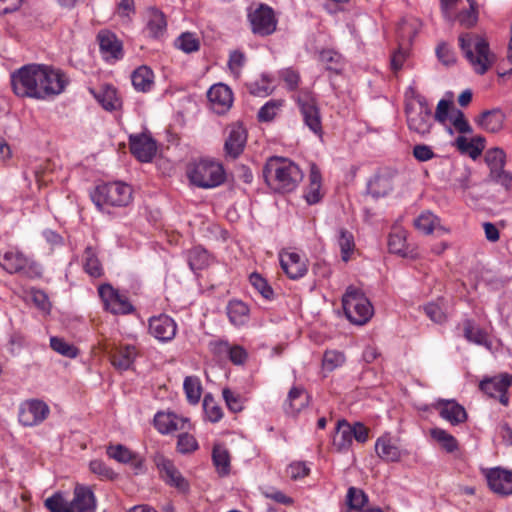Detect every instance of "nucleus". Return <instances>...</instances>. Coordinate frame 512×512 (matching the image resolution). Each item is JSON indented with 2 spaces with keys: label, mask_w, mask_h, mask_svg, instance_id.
I'll use <instances>...</instances> for the list:
<instances>
[{
  "label": "nucleus",
  "mask_w": 512,
  "mask_h": 512,
  "mask_svg": "<svg viewBox=\"0 0 512 512\" xmlns=\"http://www.w3.org/2000/svg\"><path fill=\"white\" fill-rule=\"evenodd\" d=\"M430 435L447 453H453L458 450V441L446 430L435 427L430 430Z\"/></svg>",
  "instance_id": "42"
},
{
  "label": "nucleus",
  "mask_w": 512,
  "mask_h": 512,
  "mask_svg": "<svg viewBox=\"0 0 512 512\" xmlns=\"http://www.w3.org/2000/svg\"><path fill=\"white\" fill-rule=\"evenodd\" d=\"M279 76L289 91H294L298 88L300 75L297 71L292 68H285L279 71Z\"/></svg>",
  "instance_id": "61"
},
{
  "label": "nucleus",
  "mask_w": 512,
  "mask_h": 512,
  "mask_svg": "<svg viewBox=\"0 0 512 512\" xmlns=\"http://www.w3.org/2000/svg\"><path fill=\"white\" fill-rule=\"evenodd\" d=\"M322 175L318 166L314 163L310 165L309 184L304 191V199L309 205L319 203L323 198Z\"/></svg>",
  "instance_id": "29"
},
{
  "label": "nucleus",
  "mask_w": 512,
  "mask_h": 512,
  "mask_svg": "<svg viewBox=\"0 0 512 512\" xmlns=\"http://www.w3.org/2000/svg\"><path fill=\"white\" fill-rule=\"evenodd\" d=\"M84 270L91 277L98 278L103 274V268L96 257L92 247H87L84 251Z\"/></svg>",
  "instance_id": "45"
},
{
  "label": "nucleus",
  "mask_w": 512,
  "mask_h": 512,
  "mask_svg": "<svg viewBox=\"0 0 512 512\" xmlns=\"http://www.w3.org/2000/svg\"><path fill=\"white\" fill-rule=\"evenodd\" d=\"M136 13L134 0H120L115 9V15L122 23L129 24Z\"/></svg>",
  "instance_id": "56"
},
{
  "label": "nucleus",
  "mask_w": 512,
  "mask_h": 512,
  "mask_svg": "<svg viewBox=\"0 0 512 512\" xmlns=\"http://www.w3.org/2000/svg\"><path fill=\"white\" fill-rule=\"evenodd\" d=\"M129 145L131 153L141 162L148 163L152 161L156 154V142L148 134L130 135Z\"/></svg>",
  "instance_id": "21"
},
{
  "label": "nucleus",
  "mask_w": 512,
  "mask_h": 512,
  "mask_svg": "<svg viewBox=\"0 0 512 512\" xmlns=\"http://www.w3.org/2000/svg\"><path fill=\"white\" fill-rule=\"evenodd\" d=\"M247 143V131L240 123L229 126L224 151L227 157L238 158L244 151Z\"/></svg>",
  "instance_id": "22"
},
{
  "label": "nucleus",
  "mask_w": 512,
  "mask_h": 512,
  "mask_svg": "<svg viewBox=\"0 0 512 512\" xmlns=\"http://www.w3.org/2000/svg\"><path fill=\"white\" fill-rule=\"evenodd\" d=\"M94 96L99 104L107 111L112 112L122 107V101L118 96L116 88L113 86H103Z\"/></svg>",
  "instance_id": "35"
},
{
  "label": "nucleus",
  "mask_w": 512,
  "mask_h": 512,
  "mask_svg": "<svg viewBox=\"0 0 512 512\" xmlns=\"http://www.w3.org/2000/svg\"><path fill=\"white\" fill-rule=\"evenodd\" d=\"M183 389L188 402L192 405L200 401L202 394V385L199 377L187 376L183 382Z\"/></svg>",
  "instance_id": "43"
},
{
  "label": "nucleus",
  "mask_w": 512,
  "mask_h": 512,
  "mask_svg": "<svg viewBox=\"0 0 512 512\" xmlns=\"http://www.w3.org/2000/svg\"><path fill=\"white\" fill-rule=\"evenodd\" d=\"M145 26L143 33L151 39H162L167 33V20L162 11L149 7L144 14Z\"/></svg>",
  "instance_id": "19"
},
{
  "label": "nucleus",
  "mask_w": 512,
  "mask_h": 512,
  "mask_svg": "<svg viewBox=\"0 0 512 512\" xmlns=\"http://www.w3.org/2000/svg\"><path fill=\"white\" fill-rule=\"evenodd\" d=\"M190 183L198 188L213 189L226 180L223 165L212 158H200L191 162L186 170Z\"/></svg>",
  "instance_id": "4"
},
{
  "label": "nucleus",
  "mask_w": 512,
  "mask_h": 512,
  "mask_svg": "<svg viewBox=\"0 0 512 512\" xmlns=\"http://www.w3.org/2000/svg\"><path fill=\"white\" fill-rule=\"evenodd\" d=\"M50 414L46 402L40 399H27L20 403L18 421L24 427H34L43 423Z\"/></svg>",
  "instance_id": "14"
},
{
  "label": "nucleus",
  "mask_w": 512,
  "mask_h": 512,
  "mask_svg": "<svg viewBox=\"0 0 512 512\" xmlns=\"http://www.w3.org/2000/svg\"><path fill=\"white\" fill-rule=\"evenodd\" d=\"M512 385V375L501 373L493 377H485L479 383V389L490 398L498 399L503 406H508V389Z\"/></svg>",
  "instance_id": "16"
},
{
  "label": "nucleus",
  "mask_w": 512,
  "mask_h": 512,
  "mask_svg": "<svg viewBox=\"0 0 512 512\" xmlns=\"http://www.w3.org/2000/svg\"><path fill=\"white\" fill-rule=\"evenodd\" d=\"M489 488L501 496L512 495V470L501 467L490 468L485 473Z\"/></svg>",
  "instance_id": "18"
},
{
  "label": "nucleus",
  "mask_w": 512,
  "mask_h": 512,
  "mask_svg": "<svg viewBox=\"0 0 512 512\" xmlns=\"http://www.w3.org/2000/svg\"><path fill=\"white\" fill-rule=\"evenodd\" d=\"M320 60L329 71L340 73L343 69L342 56L334 50H323L320 53Z\"/></svg>",
  "instance_id": "51"
},
{
  "label": "nucleus",
  "mask_w": 512,
  "mask_h": 512,
  "mask_svg": "<svg viewBox=\"0 0 512 512\" xmlns=\"http://www.w3.org/2000/svg\"><path fill=\"white\" fill-rule=\"evenodd\" d=\"M137 356V349L134 345L121 346L112 356V364L119 370H127L133 364Z\"/></svg>",
  "instance_id": "38"
},
{
  "label": "nucleus",
  "mask_w": 512,
  "mask_h": 512,
  "mask_svg": "<svg viewBox=\"0 0 512 512\" xmlns=\"http://www.w3.org/2000/svg\"><path fill=\"white\" fill-rule=\"evenodd\" d=\"M177 324L175 320L160 314L149 319V333L160 342H169L176 336Z\"/></svg>",
  "instance_id": "20"
},
{
  "label": "nucleus",
  "mask_w": 512,
  "mask_h": 512,
  "mask_svg": "<svg viewBox=\"0 0 512 512\" xmlns=\"http://www.w3.org/2000/svg\"><path fill=\"white\" fill-rule=\"evenodd\" d=\"M450 120L458 132L470 133L472 131L468 121L465 119L464 113L461 110L452 109Z\"/></svg>",
  "instance_id": "62"
},
{
  "label": "nucleus",
  "mask_w": 512,
  "mask_h": 512,
  "mask_svg": "<svg viewBox=\"0 0 512 512\" xmlns=\"http://www.w3.org/2000/svg\"><path fill=\"white\" fill-rule=\"evenodd\" d=\"M342 304L347 319L353 324L364 325L373 316L374 309L369 299L353 287L343 295Z\"/></svg>",
  "instance_id": "9"
},
{
  "label": "nucleus",
  "mask_w": 512,
  "mask_h": 512,
  "mask_svg": "<svg viewBox=\"0 0 512 512\" xmlns=\"http://www.w3.org/2000/svg\"><path fill=\"white\" fill-rule=\"evenodd\" d=\"M436 55L440 62L446 66L453 65L456 62L453 50L446 44L440 43L436 48Z\"/></svg>",
  "instance_id": "64"
},
{
  "label": "nucleus",
  "mask_w": 512,
  "mask_h": 512,
  "mask_svg": "<svg viewBox=\"0 0 512 512\" xmlns=\"http://www.w3.org/2000/svg\"><path fill=\"white\" fill-rule=\"evenodd\" d=\"M10 82L17 97L49 100L65 91L69 79L53 66L27 64L11 73Z\"/></svg>",
  "instance_id": "1"
},
{
  "label": "nucleus",
  "mask_w": 512,
  "mask_h": 512,
  "mask_svg": "<svg viewBox=\"0 0 512 512\" xmlns=\"http://www.w3.org/2000/svg\"><path fill=\"white\" fill-rule=\"evenodd\" d=\"M283 103V100H269L266 102L258 111V120L260 122L272 121L280 111Z\"/></svg>",
  "instance_id": "55"
},
{
  "label": "nucleus",
  "mask_w": 512,
  "mask_h": 512,
  "mask_svg": "<svg viewBox=\"0 0 512 512\" xmlns=\"http://www.w3.org/2000/svg\"><path fill=\"white\" fill-rule=\"evenodd\" d=\"M154 79L155 76L153 70L146 65L139 66L131 74L133 88L137 92L141 93H148L152 91L155 85Z\"/></svg>",
  "instance_id": "30"
},
{
  "label": "nucleus",
  "mask_w": 512,
  "mask_h": 512,
  "mask_svg": "<svg viewBox=\"0 0 512 512\" xmlns=\"http://www.w3.org/2000/svg\"><path fill=\"white\" fill-rule=\"evenodd\" d=\"M98 294L104 309L114 315H128L135 310L127 295L108 283L98 287Z\"/></svg>",
  "instance_id": "12"
},
{
  "label": "nucleus",
  "mask_w": 512,
  "mask_h": 512,
  "mask_svg": "<svg viewBox=\"0 0 512 512\" xmlns=\"http://www.w3.org/2000/svg\"><path fill=\"white\" fill-rule=\"evenodd\" d=\"M222 396L231 412L237 413L244 409V398L240 393L229 388H224L222 390Z\"/></svg>",
  "instance_id": "57"
},
{
  "label": "nucleus",
  "mask_w": 512,
  "mask_h": 512,
  "mask_svg": "<svg viewBox=\"0 0 512 512\" xmlns=\"http://www.w3.org/2000/svg\"><path fill=\"white\" fill-rule=\"evenodd\" d=\"M207 97L211 109L219 115L227 112L233 103V94L231 89L222 83L211 86L207 92Z\"/></svg>",
  "instance_id": "24"
},
{
  "label": "nucleus",
  "mask_w": 512,
  "mask_h": 512,
  "mask_svg": "<svg viewBox=\"0 0 512 512\" xmlns=\"http://www.w3.org/2000/svg\"><path fill=\"white\" fill-rule=\"evenodd\" d=\"M458 40L459 47L473 70L480 75L486 73L493 63L488 42L474 33H463Z\"/></svg>",
  "instance_id": "5"
},
{
  "label": "nucleus",
  "mask_w": 512,
  "mask_h": 512,
  "mask_svg": "<svg viewBox=\"0 0 512 512\" xmlns=\"http://www.w3.org/2000/svg\"><path fill=\"white\" fill-rule=\"evenodd\" d=\"M409 90L412 96L406 100L405 105L408 129L420 137H426L430 134L433 127L432 110L423 95L417 93L412 88Z\"/></svg>",
  "instance_id": "6"
},
{
  "label": "nucleus",
  "mask_w": 512,
  "mask_h": 512,
  "mask_svg": "<svg viewBox=\"0 0 512 512\" xmlns=\"http://www.w3.org/2000/svg\"><path fill=\"white\" fill-rule=\"evenodd\" d=\"M50 347L58 354L68 358H75L78 354V349L74 345L60 337L52 336Z\"/></svg>",
  "instance_id": "54"
},
{
  "label": "nucleus",
  "mask_w": 512,
  "mask_h": 512,
  "mask_svg": "<svg viewBox=\"0 0 512 512\" xmlns=\"http://www.w3.org/2000/svg\"><path fill=\"white\" fill-rule=\"evenodd\" d=\"M157 467L167 484L182 492L189 489L187 480L182 476L181 472L175 467L171 460L162 457L157 461Z\"/></svg>",
  "instance_id": "26"
},
{
  "label": "nucleus",
  "mask_w": 512,
  "mask_h": 512,
  "mask_svg": "<svg viewBox=\"0 0 512 512\" xmlns=\"http://www.w3.org/2000/svg\"><path fill=\"white\" fill-rule=\"evenodd\" d=\"M89 470L102 481H112L117 478V473L99 459L90 461Z\"/></svg>",
  "instance_id": "50"
},
{
  "label": "nucleus",
  "mask_w": 512,
  "mask_h": 512,
  "mask_svg": "<svg viewBox=\"0 0 512 512\" xmlns=\"http://www.w3.org/2000/svg\"><path fill=\"white\" fill-rule=\"evenodd\" d=\"M469 2V9L459 12L454 16V20H457L459 24L465 28L473 27L478 20V12L476 9L475 0H467Z\"/></svg>",
  "instance_id": "53"
},
{
  "label": "nucleus",
  "mask_w": 512,
  "mask_h": 512,
  "mask_svg": "<svg viewBox=\"0 0 512 512\" xmlns=\"http://www.w3.org/2000/svg\"><path fill=\"white\" fill-rule=\"evenodd\" d=\"M0 266L10 274H20L28 278L41 277L43 273L38 262L15 248L0 253Z\"/></svg>",
  "instance_id": "8"
},
{
  "label": "nucleus",
  "mask_w": 512,
  "mask_h": 512,
  "mask_svg": "<svg viewBox=\"0 0 512 512\" xmlns=\"http://www.w3.org/2000/svg\"><path fill=\"white\" fill-rule=\"evenodd\" d=\"M208 263V252L202 247H194L188 252V264L192 271L202 270Z\"/></svg>",
  "instance_id": "47"
},
{
  "label": "nucleus",
  "mask_w": 512,
  "mask_h": 512,
  "mask_svg": "<svg viewBox=\"0 0 512 512\" xmlns=\"http://www.w3.org/2000/svg\"><path fill=\"white\" fill-rule=\"evenodd\" d=\"M251 30L255 35L266 37L276 31L278 20L274 10L267 4H259L248 12Z\"/></svg>",
  "instance_id": "13"
},
{
  "label": "nucleus",
  "mask_w": 512,
  "mask_h": 512,
  "mask_svg": "<svg viewBox=\"0 0 512 512\" xmlns=\"http://www.w3.org/2000/svg\"><path fill=\"white\" fill-rule=\"evenodd\" d=\"M44 505L50 512H96L97 498L91 486L77 483L71 500L58 491L48 497Z\"/></svg>",
  "instance_id": "3"
},
{
  "label": "nucleus",
  "mask_w": 512,
  "mask_h": 512,
  "mask_svg": "<svg viewBox=\"0 0 512 512\" xmlns=\"http://www.w3.org/2000/svg\"><path fill=\"white\" fill-rule=\"evenodd\" d=\"M100 53L106 62L114 63L123 58L122 42L110 31L99 32Z\"/></svg>",
  "instance_id": "23"
},
{
  "label": "nucleus",
  "mask_w": 512,
  "mask_h": 512,
  "mask_svg": "<svg viewBox=\"0 0 512 512\" xmlns=\"http://www.w3.org/2000/svg\"><path fill=\"white\" fill-rule=\"evenodd\" d=\"M226 313L230 323L235 327L245 326L250 319V309L246 303L232 299L226 306Z\"/></svg>",
  "instance_id": "31"
},
{
  "label": "nucleus",
  "mask_w": 512,
  "mask_h": 512,
  "mask_svg": "<svg viewBox=\"0 0 512 512\" xmlns=\"http://www.w3.org/2000/svg\"><path fill=\"white\" fill-rule=\"evenodd\" d=\"M106 454L109 458L119 463L128 464L129 461H132L134 459L135 452H133L128 447L122 444H111L107 446Z\"/></svg>",
  "instance_id": "49"
},
{
  "label": "nucleus",
  "mask_w": 512,
  "mask_h": 512,
  "mask_svg": "<svg viewBox=\"0 0 512 512\" xmlns=\"http://www.w3.org/2000/svg\"><path fill=\"white\" fill-rule=\"evenodd\" d=\"M345 362V355L337 350H327L323 356V368L332 371L340 366H342Z\"/></svg>",
  "instance_id": "60"
},
{
  "label": "nucleus",
  "mask_w": 512,
  "mask_h": 512,
  "mask_svg": "<svg viewBox=\"0 0 512 512\" xmlns=\"http://www.w3.org/2000/svg\"><path fill=\"white\" fill-rule=\"evenodd\" d=\"M212 461L220 476H227L230 473V454L226 447L215 445L212 450Z\"/></svg>",
  "instance_id": "39"
},
{
  "label": "nucleus",
  "mask_w": 512,
  "mask_h": 512,
  "mask_svg": "<svg viewBox=\"0 0 512 512\" xmlns=\"http://www.w3.org/2000/svg\"><path fill=\"white\" fill-rule=\"evenodd\" d=\"M388 248L391 253L401 256L407 255L406 231L401 228H394L389 234Z\"/></svg>",
  "instance_id": "40"
},
{
  "label": "nucleus",
  "mask_w": 512,
  "mask_h": 512,
  "mask_svg": "<svg viewBox=\"0 0 512 512\" xmlns=\"http://www.w3.org/2000/svg\"><path fill=\"white\" fill-rule=\"evenodd\" d=\"M92 202L99 210L105 207H125L132 200V188L125 182L103 183L90 194Z\"/></svg>",
  "instance_id": "7"
},
{
  "label": "nucleus",
  "mask_w": 512,
  "mask_h": 512,
  "mask_svg": "<svg viewBox=\"0 0 512 512\" xmlns=\"http://www.w3.org/2000/svg\"><path fill=\"white\" fill-rule=\"evenodd\" d=\"M346 501L350 510L360 512L368 503V496L362 489L350 487L347 491Z\"/></svg>",
  "instance_id": "48"
},
{
  "label": "nucleus",
  "mask_w": 512,
  "mask_h": 512,
  "mask_svg": "<svg viewBox=\"0 0 512 512\" xmlns=\"http://www.w3.org/2000/svg\"><path fill=\"white\" fill-rule=\"evenodd\" d=\"M463 332L464 337L469 342L491 349L492 343L489 340L488 334L483 329L476 326L473 320L465 319L463 321Z\"/></svg>",
  "instance_id": "34"
},
{
  "label": "nucleus",
  "mask_w": 512,
  "mask_h": 512,
  "mask_svg": "<svg viewBox=\"0 0 512 512\" xmlns=\"http://www.w3.org/2000/svg\"><path fill=\"white\" fill-rule=\"evenodd\" d=\"M175 47L189 54L199 50L200 41L195 33L184 32L176 38Z\"/></svg>",
  "instance_id": "46"
},
{
  "label": "nucleus",
  "mask_w": 512,
  "mask_h": 512,
  "mask_svg": "<svg viewBox=\"0 0 512 512\" xmlns=\"http://www.w3.org/2000/svg\"><path fill=\"white\" fill-rule=\"evenodd\" d=\"M263 176L267 185L275 192L289 193L299 186L304 173L292 160L273 156L267 160L263 168Z\"/></svg>",
  "instance_id": "2"
},
{
  "label": "nucleus",
  "mask_w": 512,
  "mask_h": 512,
  "mask_svg": "<svg viewBox=\"0 0 512 512\" xmlns=\"http://www.w3.org/2000/svg\"><path fill=\"white\" fill-rule=\"evenodd\" d=\"M485 162L490 169L489 179L508 190L512 183V174L504 170L506 154L501 148L489 149L485 154Z\"/></svg>",
  "instance_id": "15"
},
{
  "label": "nucleus",
  "mask_w": 512,
  "mask_h": 512,
  "mask_svg": "<svg viewBox=\"0 0 512 512\" xmlns=\"http://www.w3.org/2000/svg\"><path fill=\"white\" fill-rule=\"evenodd\" d=\"M375 452L385 462H398L402 457L401 449L389 434H384L376 440Z\"/></svg>",
  "instance_id": "27"
},
{
  "label": "nucleus",
  "mask_w": 512,
  "mask_h": 512,
  "mask_svg": "<svg viewBox=\"0 0 512 512\" xmlns=\"http://www.w3.org/2000/svg\"><path fill=\"white\" fill-rule=\"evenodd\" d=\"M452 109L450 101L441 99L437 104L434 120L445 125L447 120L450 119Z\"/></svg>",
  "instance_id": "63"
},
{
  "label": "nucleus",
  "mask_w": 512,
  "mask_h": 512,
  "mask_svg": "<svg viewBox=\"0 0 512 512\" xmlns=\"http://www.w3.org/2000/svg\"><path fill=\"white\" fill-rule=\"evenodd\" d=\"M392 190L393 181L389 174H377L368 182V191L374 198L384 197Z\"/></svg>",
  "instance_id": "37"
},
{
  "label": "nucleus",
  "mask_w": 512,
  "mask_h": 512,
  "mask_svg": "<svg viewBox=\"0 0 512 512\" xmlns=\"http://www.w3.org/2000/svg\"><path fill=\"white\" fill-rule=\"evenodd\" d=\"M280 264L285 274L292 280H298L307 274V261L296 252L280 254Z\"/></svg>",
  "instance_id": "25"
},
{
  "label": "nucleus",
  "mask_w": 512,
  "mask_h": 512,
  "mask_svg": "<svg viewBox=\"0 0 512 512\" xmlns=\"http://www.w3.org/2000/svg\"><path fill=\"white\" fill-rule=\"evenodd\" d=\"M309 403V396L304 388L292 387L284 403V410L288 415H296Z\"/></svg>",
  "instance_id": "32"
},
{
  "label": "nucleus",
  "mask_w": 512,
  "mask_h": 512,
  "mask_svg": "<svg viewBox=\"0 0 512 512\" xmlns=\"http://www.w3.org/2000/svg\"><path fill=\"white\" fill-rule=\"evenodd\" d=\"M155 429L162 435H168L179 430H190L192 425L186 417L177 415L174 412L159 411L153 419Z\"/></svg>",
  "instance_id": "17"
},
{
  "label": "nucleus",
  "mask_w": 512,
  "mask_h": 512,
  "mask_svg": "<svg viewBox=\"0 0 512 512\" xmlns=\"http://www.w3.org/2000/svg\"><path fill=\"white\" fill-rule=\"evenodd\" d=\"M205 418L211 423H217L223 418V410L212 394L208 393L203 399Z\"/></svg>",
  "instance_id": "44"
},
{
  "label": "nucleus",
  "mask_w": 512,
  "mask_h": 512,
  "mask_svg": "<svg viewBox=\"0 0 512 512\" xmlns=\"http://www.w3.org/2000/svg\"><path fill=\"white\" fill-rule=\"evenodd\" d=\"M369 438L368 428L361 422L349 423L346 419L337 421L332 445L338 452H347L353 440L358 443H365Z\"/></svg>",
  "instance_id": "11"
},
{
  "label": "nucleus",
  "mask_w": 512,
  "mask_h": 512,
  "mask_svg": "<svg viewBox=\"0 0 512 512\" xmlns=\"http://www.w3.org/2000/svg\"><path fill=\"white\" fill-rule=\"evenodd\" d=\"M250 284L257 290L261 296L267 300L273 298L274 292L272 287L268 284L267 280L257 272H253L249 276Z\"/></svg>",
  "instance_id": "59"
},
{
  "label": "nucleus",
  "mask_w": 512,
  "mask_h": 512,
  "mask_svg": "<svg viewBox=\"0 0 512 512\" xmlns=\"http://www.w3.org/2000/svg\"><path fill=\"white\" fill-rule=\"evenodd\" d=\"M505 116L500 109L484 111L478 118V125L489 133L499 132L504 125Z\"/></svg>",
  "instance_id": "33"
},
{
  "label": "nucleus",
  "mask_w": 512,
  "mask_h": 512,
  "mask_svg": "<svg viewBox=\"0 0 512 512\" xmlns=\"http://www.w3.org/2000/svg\"><path fill=\"white\" fill-rule=\"evenodd\" d=\"M335 237L341 252V259L344 262H348L355 251V241L352 232L341 227L337 229Z\"/></svg>",
  "instance_id": "36"
},
{
  "label": "nucleus",
  "mask_w": 512,
  "mask_h": 512,
  "mask_svg": "<svg viewBox=\"0 0 512 512\" xmlns=\"http://www.w3.org/2000/svg\"><path fill=\"white\" fill-rule=\"evenodd\" d=\"M415 227L424 234H431L436 229H442L440 219L430 211L422 212L415 220Z\"/></svg>",
  "instance_id": "41"
},
{
  "label": "nucleus",
  "mask_w": 512,
  "mask_h": 512,
  "mask_svg": "<svg viewBox=\"0 0 512 512\" xmlns=\"http://www.w3.org/2000/svg\"><path fill=\"white\" fill-rule=\"evenodd\" d=\"M274 90V81L269 74H262L260 80L253 82L250 85L251 94L259 97H264L271 94Z\"/></svg>",
  "instance_id": "52"
},
{
  "label": "nucleus",
  "mask_w": 512,
  "mask_h": 512,
  "mask_svg": "<svg viewBox=\"0 0 512 512\" xmlns=\"http://www.w3.org/2000/svg\"><path fill=\"white\" fill-rule=\"evenodd\" d=\"M304 125L316 136L323 135L322 116L317 99L309 90H301L293 96Z\"/></svg>",
  "instance_id": "10"
},
{
  "label": "nucleus",
  "mask_w": 512,
  "mask_h": 512,
  "mask_svg": "<svg viewBox=\"0 0 512 512\" xmlns=\"http://www.w3.org/2000/svg\"><path fill=\"white\" fill-rule=\"evenodd\" d=\"M180 433L177 438V451L181 454H190L199 448L196 438L187 431Z\"/></svg>",
  "instance_id": "58"
},
{
  "label": "nucleus",
  "mask_w": 512,
  "mask_h": 512,
  "mask_svg": "<svg viewBox=\"0 0 512 512\" xmlns=\"http://www.w3.org/2000/svg\"><path fill=\"white\" fill-rule=\"evenodd\" d=\"M437 409L440 416L452 425H458L467 419L466 410L455 400H440Z\"/></svg>",
  "instance_id": "28"
}]
</instances>
